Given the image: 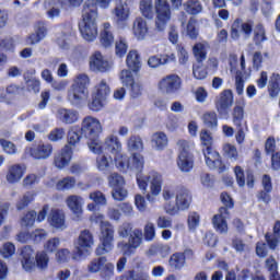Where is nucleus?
<instances>
[{
    "instance_id": "a878e982",
    "label": "nucleus",
    "mask_w": 280,
    "mask_h": 280,
    "mask_svg": "<svg viewBox=\"0 0 280 280\" xmlns=\"http://www.w3.org/2000/svg\"><path fill=\"white\" fill-rule=\"evenodd\" d=\"M51 152H54V147L51 144H39L31 149V156L37 160L49 159L51 156Z\"/></svg>"
},
{
    "instance_id": "473e14b6",
    "label": "nucleus",
    "mask_w": 280,
    "mask_h": 280,
    "mask_svg": "<svg viewBox=\"0 0 280 280\" xmlns=\"http://www.w3.org/2000/svg\"><path fill=\"white\" fill-rule=\"evenodd\" d=\"M139 10L144 19H149L150 21L154 19V2L152 0H141Z\"/></svg>"
},
{
    "instance_id": "37998d69",
    "label": "nucleus",
    "mask_w": 280,
    "mask_h": 280,
    "mask_svg": "<svg viewBox=\"0 0 280 280\" xmlns=\"http://www.w3.org/2000/svg\"><path fill=\"white\" fill-rule=\"evenodd\" d=\"M58 191H67L75 187V177H65L56 185Z\"/></svg>"
},
{
    "instance_id": "4c0bfd02",
    "label": "nucleus",
    "mask_w": 280,
    "mask_h": 280,
    "mask_svg": "<svg viewBox=\"0 0 280 280\" xmlns=\"http://www.w3.org/2000/svg\"><path fill=\"white\" fill-rule=\"evenodd\" d=\"M144 165H145V159L141 155V153H132L130 170L141 173L143 172Z\"/></svg>"
},
{
    "instance_id": "f3484780",
    "label": "nucleus",
    "mask_w": 280,
    "mask_h": 280,
    "mask_svg": "<svg viewBox=\"0 0 280 280\" xmlns=\"http://www.w3.org/2000/svg\"><path fill=\"white\" fill-rule=\"evenodd\" d=\"M217 113L219 115H229V108L233 106V91L224 90L214 100Z\"/></svg>"
},
{
    "instance_id": "e433bc0d",
    "label": "nucleus",
    "mask_w": 280,
    "mask_h": 280,
    "mask_svg": "<svg viewBox=\"0 0 280 280\" xmlns=\"http://www.w3.org/2000/svg\"><path fill=\"white\" fill-rule=\"evenodd\" d=\"M268 91L270 97H277L280 92V75L279 73H272L269 80Z\"/></svg>"
},
{
    "instance_id": "423d86ee",
    "label": "nucleus",
    "mask_w": 280,
    "mask_h": 280,
    "mask_svg": "<svg viewBox=\"0 0 280 280\" xmlns=\"http://www.w3.org/2000/svg\"><path fill=\"white\" fill-rule=\"evenodd\" d=\"M86 86H89V75L79 74L68 90L67 100L71 106L78 108L86 102V97H89V89Z\"/></svg>"
},
{
    "instance_id": "4be33fe9",
    "label": "nucleus",
    "mask_w": 280,
    "mask_h": 280,
    "mask_svg": "<svg viewBox=\"0 0 280 280\" xmlns=\"http://www.w3.org/2000/svg\"><path fill=\"white\" fill-rule=\"evenodd\" d=\"M57 117L61 124H75L80 119V113L75 109L60 108L57 112Z\"/></svg>"
},
{
    "instance_id": "bf43d9fd",
    "label": "nucleus",
    "mask_w": 280,
    "mask_h": 280,
    "mask_svg": "<svg viewBox=\"0 0 280 280\" xmlns=\"http://www.w3.org/2000/svg\"><path fill=\"white\" fill-rule=\"evenodd\" d=\"M223 152L226 155L228 159H233L234 161H237V148L231 143H226L223 145Z\"/></svg>"
},
{
    "instance_id": "774afa93",
    "label": "nucleus",
    "mask_w": 280,
    "mask_h": 280,
    "mask_svg": "<svg viewBox=\"0 0 280 280\" xmlns=\"http://www.w3.org/2000/svg\"><path fill=\"white\" fill-rule=\"evenodd\" d=\"M81 139H82V136H80V132L70 130L68 132V144L66 145H69V148H71V145H78Z\"/></svg>"
},
{
    "instance_id": "f257e3e1",
    "label": "nucleus",
    "mask_w": 280,
    "mask_h": 280,
    "mask_svg": "<svg viewBox=\"0 0 280 280\" xmlns=\"http://www.w3.org/2000/svg\"><path fill=\"white\" fill-rule=\"evenodd\" d=\"M79 30L82 38L88 43H93L97 38V7L95 0H86L84 2Z\"/></svg>"
},
{
    "instance_id": "6ab92c4d",
    "label": "nucleus",
    "mask_w": 280,
    "mask_h": 280,
    "mask_svg": "<svg viewBox=\"0 0 280 280\" xmlns=\"http://www.w3.org/2000/svg\"><path fill=\"white\" fill-rule=\"evenodd\" d=\"M48 223L54 229L65 231V229H67V220L65 217V212L60 209H51L48 214Z\"/></svg>"
},
{
    "instance_id": "603ef678",
    "label": "nucleus",
    "mask_w": 280,
    "mask_h": 280,
    "mask_svg": "<svg viewBox=\"0 0 280 280\" xmlns=\"http://www.w3.org/2000/svg\"><path fill=\"white\" fill-rule=\"evenodd\" d=\"M196 19L190 18L186 26L187 36H189V38L192 40L198 38V28H196Z\"/></svg>"
},
{
    "instance_id": "a19ab883",
    "label": "nucleus",
    "mask_w": 280,
    "mask_h": 280,
    "mask_svg": "<svg viewBox=\"0 0 280 280\" xmlns=\"http://www.w3.org/2000/svg\"><path fill=\"white\" fill-rule=\"evenodd\" d=\"M168 264L174 270H180L185 267V255L180 253L173 254L168 260Z\"/></svg>"
},
{
    "instance_id": "ddd939ff",
    "label": "nucleus",
    "mask_w": 280,
    "mask_h": 280,
    "mask_svg": "<svg viewBox=\"0 0 280 280\" xmlns=\"http://www.w3.org/2000/svg\"><path fill=\"white\" fill-rule=\"evenodd\" d=\"M91 220L101 226V242H103L105 246H113V242H115V228L113 224L108 221H104V214H94Z\"/></svg>"
},
{
    "instance_id": "72a5a7b5",
    "label": "nucleus",
    "mask_w": 280,
    "mask_h": 280,
    "mask_svg": "<svg viewBox=\"0 0 280 280\" xmlns=\"http://www.w3.org/2000/svg\"><path fill=\"white\" fill-rule=\"evenodd\" d=\"M21 178H23V167L20 164H14L9 167V172L7 174L8 183H19Z\"/></svg>"
},
{
    "instance_id": "de8ad7c7",
    "label": "nucleus",
    "mask_w": 280,
    "mask_h": 280,
    "mask_svg": "<svg viewBox=\"0 0 280 280\" xmlns=\"http://www.w3.org/2000/svg\"><path fill=\"white\" fill-rule=\"evenodd\" d=\"M66 133L67 132L65 131V128L57 127L49 132L48 140L52 142L62 141V139H65Z\"/></svg>"
},
{
    "instance_id": "5701e85b",
    "label": "nucleus",
    "mask_w": 280,
    "mask_h": 280,
    "mask_svg": "<svg viewBox=\"0 0 280 280\" xmlns=\"http://www.w3.org/2000/svg\"><path fill=\"white\" fill-rule=\"evenodd\" d=\"M66 205L72 211L77 219L80 220L82 215V205H84V199L78 195H71L66 199Z\"/></svg>"
},
{
    "instance_id": "bb28decb",
    "label": "nucleus",
    "mask_w": 280,
    "mask_h": 280,
    "mask_svg": "<svg viewBox=\"0 0 280 280\" xmlns=\"http://www.w3.org/2000/svg\"><path fill=\"white\" fill-rule=\"evenodd\" d=\"M104 148L107 152H110V154L117 155L121 153V141H119L117 136L110 135L105 139Z\"/></svg>"
},
{
    "instance_id": "2eb2a0df",
    "label": "nucleus",
    "mask_w": 280,
    "mask_h": 280,
    "mask_svg": "<svg viewBox=\"0 0 280 280\" xmlns=\"http://www.w3.org/2000/svg\"><path fill=\"white\" fill-rule=\"evenodd\" d=\"M253 21L242 22L241 19H236L231 26L232 40H240V34L244 35V38H250L253 35Z\"/></svg>"
},
{
    "instance_id": "2f4dec72",
    "label": "nucleus",
    "mask_w": 280,
    "mask_h": 280,
    "mask_svg": "<svg viewBox=\"0 0 280 280\" xmlns=\"http://www.w3.org/2000/svg\"><path fill=\"white\" fill-rule=\"evenodd\" d=\"M268 40V36L266 35V27H264V24L258 23L254 27V36L253 42L255 43L256 47H260L262 43H266Z\"/></svg>"
},
{
    "instance_id": "13d9d810",
    "label": "nucleus",
    "mask_w": 280,
    "mask_h": 280,
    "mask_svg": "<svg viewBox=\"0 0 280 280\" xmlns=\"http://www.w3.org/2000/svg\"><path fill=\"white\" fill-rule=\"evenodd\" d=\"M120 80L124 86H132L135 82V78L132 77V72L130 70H122L120 72Z\"/></svg>"
},
{
    "instance_id": "c756f323",
    "label": "nucleus",
    "mask_w": 280,
    "mask_h": 280,
    "mask_svg": "<svg viewBox=\"0 0 280 280\" xmlns=\"http://www.w3.org/2000/svg\"><path fill=\"white\" fill-rule=\"evenodd\" d=\"M103 31L101 32V44L103 47H110L115 43V36L110 23L106 22L103 24Z\"/></svg>"
},
{
    "instance_id": "864d4df0",
    "label": "nucleus",
    "mask_w": 280,
    "mask_h": 280,
    "mask_svg": "<svg viewBox=\"0 0 280 280\" xmlns=\"http://www.w3.org/2000/svg\"><path fill=\"white\" fill-rule=\"evenodd\" d=\"M265 240L270 250H277V246H279L280 236H277L270 232L266 233Z\"/></svg>"
},
{
    "instance_id": "8fccbe9b",
    "label": "nucleus",
    "mask_w": 280,
    "mask_h": 280,
    "mask_svg": "<svg viewBox=\"0 0 280 280\" xmlns=\"http://www.w3.org/2000/svg\"><path fill=\"white\" fill-rule=\"evenodd\" d=\"M104 102H106V98L93 94L92 102L89 104L90 110H93L94 113L100 112L101 108H104Z\"/></svg>"
},
{
    "instance_id": "6e6d98bb",
    "label": "nucleus",
    "mask_w": 280,
    "mask_h": 280,
    "mask_svg": "<svg viewBox=\"0 0 280 280\" xmlns=\"http://www.w3.org/2000/svg\"><path fill=\"white\" fill-rule=\"evenodd\" d=\"M14 253H16V247L10 242L4 243L2 248L0 249V254L2 255V257H4V259L12 257Z\"/></svg>"
},
{
    "instance_id": "9b49d317",
    "label": "nucleus",
    "mask_w": 280,
    "mask_h": 280,
    "mask_svg": "<svg viewBox=\"0 0 280 280\" xmlns=\"http://www.w3.org/2000/svg\"><path fill=\"white\" fill-rule=\"evenodd\" d=\"M155 10V30L158 32H165L167 23L172 21V7L167 0H154Z\"/></svg>"
},
{
    "instance_id": "58836bf2",
    "label": "nucleus",
    "mask_w": 280,
    "mask_h": 280,
    "mask_svg": "<svg viewBox=\"0 0 280 280\" xmlns=\"http://www.w3.org/2000/svg\"><path fill=\"white\" fill-rule=\"evenodd\" d=\"M115 163L119 172H128V170H130V158H128V155L117 153L115 155Z\"/></svg>"
},
{
    "instance_id": "7c9ffc66",
    "label": "nucleus",
    "mask_w": 280,
    "mask_h": 280,
    "mask_svg": "<svg viewBox=\"0 0 280 280\" xmlns=\"http://www.w3.org/2000/svg\"><path fill=\"white\" fill-rule=\"evenodd\" d=\"M152 147L155 148V150H165L167 148V135L163 131H158L152 135L151 138Z\"/></svg>"
},
{
    "instance_id": "20e7f679",
    "label": "nucleus",
    "mask_w": 280,
    "mask_h": 280,
    "mask_svg": "<svg viewBox=\"0 0 280 280\" xmlns=\"http://www.w3.org/2000/svg\"><path fill=\"white\" fill-rule=\"evenodd\" d=\"M21 264L25 272H34L37 268L45 270L49 266V256L45 252L37 253L34 257V249L31 246H24L21 250Z\"/></svg>"
},
{
    "instance_id": "6e6552de",
    "label": "nucleus",
    "mask_w": 280,
    "mask_h": 280,
    "mask_svg": "<svg viewBox=\"0 0 280 280\" xmlns=\"http://www.w3.org/2000/svg\"><path fill=\"white\" fill-rule=\"evenodd\" d=\"M191 206V192L189 189L179 186L176 188L175 206L166 203L164 209L168 215H176L178 211H187Z\"/></svg>"
},
{
    "instance_id": "9d476101",
    "label": "nucleus",
    "mask_w": 280,
    "mask_h": 280,
    "mask_svg": "<svg viewBox=\"0 0 280 280\" xmlns=\"http://www.w3.org/2000/svg\"><path fill=\"white\" fill-rule=\"evenodd\" d=\"M177 147L179 152L177 166L180 172H189L190 170H194V153H191V150H194V143L186 140H179L177 142Z\"/></svg>"
},
{
    "instance_id": "393cba45",
    "label": "nucleus",
    "mask_w": 280,
    "mask_h": 280,
    "mask_svg": "<svg viewBox=\"0 0 280 280\" xmlns=\"http://www.w3.org/2000/svg\"><path fill=\"white\" fill-rule=\"evenodd\" d=\"M176 61V55H161L159 56H151L148 60L149 67L151 69H156L158 67H161V65H170V62Z\"/></svg>"
},
{
    "instance_id": "1a4fd4ad",
    "label": "nucleus",
    "mask_w": 280,
    "mask_h": 280,
    "mask_svg": "<svg viewBox=\"0 0 280 280\" xmlns=\"http://www.w3.org/2000/svg\"><path fill=\"white\" fill-rule=\"evenodd\" d=\"M137 184L142 191H145L149 185L152 196H159L163 187V176L156 171H151L145 176L137 175Z\"/></svg>"
},
{
    "instance_id": "5fc2aeb1",
    "label": "nucleus",
    "mask_w": 280,
    "mask_h": 280,
    "mask_svg": "<svg viewBox=\"0 0 280 280\" xmlns=\"http://www.w3.org/2000/svg\"><path fill=\"white\" fill-rule=\"evenodd\" d=\"M116 56H118V58H124V56H126V52L128 51V43L126 42V39L120 38L118 42H116Z\"/></svg>"
},
{
    "instance_id": "79ce46f5",
    "label": "nucleus",
    "mask_w": 280,
    "mask_h": 280,
    "mask_svg": "<svg viewBox=\"0 0 280 280\" xmlns=\"http://www.w3.org/2000/svg\"><path fill=\"white\" fill-rule=\"evenodd\" d=\"M192 51L197 62H205V60H207V46L205 44H196Z\"/></svg>"
},
{
    "instance_id": "b1692460",
    "label": "nucleus",
    "mask_w": 280,
    "mask_h": 280,
    "mask_svg": "<svg viewBox=\"0 0 280 280\" xmlns=\"http://www.w3.org/2000/svg\"><path fill=\"white\" fill-rule=\"evenodd\" d=\"M132 33L138 40H143L148 36V22L139 16L133 21Z\"/></svg>"
},
{
    "instance_id": "a18cd8bd",
    "label": "nucleus",
    "mask_w": 280,
    "mask_h": 280,
    "mask_svg": "<svg viewBox=\"0 0 280 280\" xmlns=\"http://www.w3.org/2000/svg\"><path fill=\"white\" fill-rule=\"evenodd\" d=\"M202 119L207 128H218V114L215 112L203 114Z\"/></svg>"
},
{
    "instance_id": "a211bd4d",
    "label": "nucleus",
    "mask_w": 280,
    "mask_h": 280,
    "mask_svg": "<svg viewBox=\"0 0 280 280\" xmlns=\"http://www.w3.org/2000/svg\"><path fill=\"white\" fill-rule=\"evenodd\" d=\"M112 14L114 15V21L117 25H120V23H126V21L130 19V8L128 7V3L122 0H116Z\"/></svg>"
},
{
    "instance_id": "680f3d73",
    "label": "nucleus",
    "mask_w": 280,
    "mask_h": 280,
    "mask_svg": "<svg viewBox=\"0 0 280 280\" xmlns=\"http://www.w3.org/2000/svg\"><path fill=\"white\" fill-rule=\"evenodd\" d=\"M58 246H60V238L54 237L46 242L44 248L46 253H55V250H58Z\"/></svg>"
},
{
    "instance_id": "c85d7f7f",
    "label": "nucleus",
    "mask_w": 280,
    "mask_h": 280,
    "mask_svg": "<svg viewBox=\"0 0 280 280\" xmlns=\"http://www.w3.org/2000/svg\"><path fill=\"white\" fill-rule=\"evenodd\" d=\"M127 67L137 73L141 69V56L137 50H130L127 55Z\"/></svg>"
},
{
    "instance_id": "aec40b11",
    "label": "nucleus",
    "mask_w": 280,
    "mask_h": 280,
    "mask_svg": "<svg viewBox=\"0 0 280 280\" xmlns=\"http://www.w3.org/2000/svg\"><path fill=\"white\" fill-rule=\"evenodd\" d=\"M90 69L92 71H100L101 73H106V71H110V63H108V61L104 59L102 52L96 51L91 57Z\"/></svg>"
},
{
    "instance_id": "dca6fc26",
    "label": "nucleus",
    "mask_w": 280,
    "mask_h": 280,
    "mask_svg": "<svg viewBox=\"0 0 280 280\" xmlns=\"http://www.w3.org/2000/svg\"><path fill=\"white\" fill-rule=\"evenodd\" d=\"M182 84L183 81L180 80V77H178V74H168L159 82L158 86L160 91H162V93L172 95V93L180 91Z\"/></svg>"
},
{
    "instance_id": "e2e57ef3",
    "label": "nucleus",
    "mask_w": 280,
    "mask_h": 280,
    "mask_svg": "<svg viewBox=\"0 0 280 280\" xmlns=\"http://www.w3.org/2000/svg\"><path fill=\"white\" fill-rule=\"evenodd\" d=\"M32 200H34V194L32 192H26L21 200L18 201L16 203V209L19 211H22V209H25V207H27V205H30V202H32Z\"/></svg>"
},
{
    "instance_id": "0e129e2a",
    "label": "nucleus",
    "mask_w": 280,
    "mask_h": 280,
    "mask_svg": "<svg viewBox=\"0 0 280 280\" xmlns=\"http://www.w3.org/2000/svg\"><path fill=\"white\" fill-rule=\"evenodd\" d=\"M235 89H236L237 95H244V78H243L242 71H236Z\"/></svg>"
},
{
    "instance_id": "3c124183",
    "label": "nucleus",
    "mask_w": 280,
    "mask_h": 280,
    "mask_svg": "<svg viewBox=\"0 0 280 280\" xmlns=\"http://www.w3.org/2000/svg\"><path fill=\"white\" fill-rule=\"evenodd\" d=\"M112 196L114 200L121 202L128 198V190L124 188V186H119L117 188H113Z\"/></svg>"
},
{
    "instance_id": "f03ea898",
    "label": "nucleus",
    "mask_w": 280,
    "mask_h": 280,
    "mask_svg": "<svg viewBox=\"0 0 280 280\" xmlns=\"http://www.w3.org/2000/svg\"><path fill=\"white\" fill-rule=\"evenodd\" d=\"M117 233L119 237H128V242H119L117 247L121 250L124 255L130 256L135 254V250L143 244V230L139 228H132V223H122Z\"/></svg>"
},
{
    "instance_id": "c03bdc74",
    "label": "nucleus",
    "mask_w": 280,
    "mask_h": 280,
    "mask_svg": "<svg viewBox=\"0 0 280 280\" xmlns=\"http://www.w3.org/2000/svg\"><path fill=\"white\" fill-rule=\"evenodd\" d=\"M108 186L113 189H116L117 187H124L126 185V180L124 179V176L119 175L118 173H112L108 177Z\"/></svg>"
},
{
    "instance_id": "f704fd0d",
    "label": "nucleus",
    "mask_w": 280,
    "mask_h": 280,
    "mask_svg": "<svg viewBox=\"0 0 280 280\" xmlns=\"http://www.w3.org/2000/svg\"><path fill=\"white\" fill-rule=\"evenodd\" d=\"M127 150L129 152H143V139L140 136H130L127 139Z\"/></svg>"
},
{
    "instance_id": "4468645a",
    "label": "nucleus",
    "mask_w": 280,
    "mask_h": 280,
    "mask_svg": "<svg viewBox=\"0 0 280 280\" xmlns=\"http://www.w3.org/2000/svg\"><path fill=\"white\" fill-rule=\"evenodd\" d=\"M94 244L95 240L93 238V233L89 230L81 231L75 244V253L78 257H86V255H91V249Z\"/></svg>"
},
{
    "instance_id": "7ed1b4c3",
    "label": "nucleus",
    "mask_w": 280,
    "mask_h": 280,
    "mask_svg": "<svg viewBox=\"0 0 280 280\" xmlns=\"http://www.w3.org/2000/svg\"><path fill=\"white\" fill-rule=\"evenodd\" d=\"M81 135L88 139V145L94 154H102V122L93 116H86L81 122Z\"/></svg>"
},
{
    "instance_id": "c9c22d12",
    "label": "nucleus",
    "mask_w": 280,
    "mask_h": 280,
    "mask_svg": "<svg viewBox=\"0 0 280 280\" xmlns=\"http://www.w3.org/2000/svg\"><path fill=\"white\" fill-rule=\"evenodd\" d=\"M93 95L106 100L110 95V86L106 82V80H101L94 88Z\"/></svg>"
},
{
    "instance_id": "052dcab7",
    "label": "nucleus",
    "mask_w": 280,
    "mask_h": 280,
    "mask_svg": "<svg viewBox=\"0 0 280 280\" xmlns=\"http://www.w3.org/2000/svg\"><path fill=\"white\" fill-rule=\"evenodd\" d=\"M265 267L268 270L269 275H273L275 272H279V264H277V260L273 256H270L265 261Z\"/></svg>"
},
{
    "instance_id": "338daca9",
    "label": "nucleus",
    "mask_w": 280,
    "mask_h": 280,
    "mask_svg": "<svg viewBox=\"0 0 280 280\" xmlns=\"http://www.w3.org/2000/svg\"><path fill=\"white\" fill-rule=\"evenodd\" d=\"M176 189H178V187L176 188L174 186H165L162 191V198L166 202H170V200L176 196Z\"/></svg>"
},
{
    "instance_id": "0eeeda50",
    "label": "nucleus",
    "mask_w": 280,
    "mask_h": 280,
    "mask_svg": "<svg viewBox=\"0 0 280 280\" xmlns=\"http://www.w3.org/2000/svg\"><path fill=\"white\" fill-rule=\"evenodd\" d=\"M221 202L224 207L219 209V213L213 217L212 223L218 233H229V224L226 223V220L231 218L229 209H233L235 203L233 202V198L226 192L221 194Z\"/></svg>"
},
{
    "instance_id": "f8f14e48",
    "label": "nucleus",
    "mask_w": 280,
    "mask_h": 280,
    "mask_svg": "<svg viewBox=\"0 0 280 280\" xmlns=\"http://www.w3.org/2000/svg\"><path fill=\"white\" fill-rule=\"evenodd\" d=\"M88 271L92 275L101 272V277L108 280L110 279V277H113V273L115 272V265L108 262L106 256H100L89 262Z\"/></svg>"
},
{
    "instance_id": "4d7b16f0",
    "label": "nucleus",
    "mask_w": 280,
    "mask_h": 280,
    "mask_svg": "<svg viewBox=\"0 0 280 280\" xmlns=\"http://www.w3.org/2000/svg\"><path fill=\"white\" fill-rule=\"evenodd\" d=\"M156 237V229L153 223H147L144 226V240L145 242H153Z\"/></svg>"
},
{
    "instance_id": "09e8293b",
    "label": "nucleus",
    "mask_w": 280,
    "mask_h": 280,
    "mask_svg": "<svg viewBox=\"0 0 280 280\" xmlns=\"http://www.w3.org/2000/svg\"><path fill=\"white\" fill-rule=\"evenodd\" d=\"M24 80L26 82L28 91H33V93L40 92V81L36 78H28L27 74H24Z\"/></svg>"
},
{
    "instance_id": "49530a36",
    "label": "nucleus",
    "mask_w": 280,
    "mask_h": 280,
    "mask_svg": "<svg viewBox=\"0 0 280 280\" xmlns=\"http://www.w3.org/2000/svg\"><path fill=\"white\" fill-rule=\"evenodd\" d=\"M0 145L4 154L14 155L19 152L16 144H14L12 141L0 138Z\"/></svg>"
},
{
    "instance_id": "39448f33",
    "label": "nucleus",
    "mask_w": 280,
    "mask_h": 280,
    "mask_svg": "<svg viewBox=\"0 0 280 280\" xmlns=\"http://www.w3.org/2000/svg\"><path fill=\"white\" fill-rule=\"evenodd\" d=\"M200 141L201 145H203L202 152L208 167H210V170H218L219 174L225 172L226 166L222 163V160H220V154L211 148L212 138L208 130L200 132Z\"/></svg>"
},
{
    "instance_id": "cd10ccee",
    "label": "nucleus",
    "mask_w": 280,
    "mask_h": 280,
    "mask_svg": "<svg viewBox=\"0 0 280 280\" xmlns=\"http://www.w3.org/2000/svg\"><path fill=\"white\" fill-rule=\"evenodd\" d=\"M244 108H246V103H237L232 110V121L236 128L243 126L244 124Z\"/></svg>"
},
{
    "instance_id": "69168bd1",
    "label": "nucleus",
    "mask_w": 280,
    "mask_h": 280,
    "mask_svg": "<svg viewBox=\"0 0 280 280\" xmlns=\"http://www.w3.org/2000/svg\"><path fill=\"white\" fill-rule=\"evenodd\" d=\"M90 200H93L95 205H106V196L102 191L96 190L90 194Z\"/></svg>"
},
{
    "instance_id": "ea45409f",
    "label": "nucleus",
    "mask_w": 280,
    "mask_h": 280,
    "mask_svg": "<svg viewBox=\"0 0 280 280\" xmlns=\"http://www.w3.org/2000/svg\"><path fill=\"white\" fill-rule=\"evenodd\" d=\"M184 10L187 12V14H200L202 12V3L198 0H188L186 3H184Z\"/></svg>"
},
{
    "instance_id": "412c9836",
    "label": "nucleus",
    "mask_w": 280,
    "mask_h": 280,
    "mask_svg": "<svg viewBox=\"0 0 280 280\" xmlns=\"http://www.w3.org/2000/svg\"><path fill=\"white\" fill-rule=\"evenodd\" d=\"M73 156V149L69 145H65L59 153L55 155L54 163L58 170L67 167L71 163V158Z\"/></svg>"
}]
</instances>
